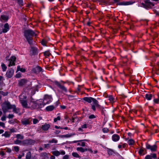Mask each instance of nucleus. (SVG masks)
I'll return each instance as SVG.
<instances>
[{"mask_svg": "<svg viewBox=\"0 0 159 159\" xmlns=\"http://www.w3.org/2000/svg\"><path fill=\"white\" fill-rule=\"evenodd\" d=\"M24 35L29 44L31 45L33 42L32 37L33 36H36L37 34L34 31L29 29L24 30Z\"/></svg>", "mask_w": 159, "mask_h": 159, "instance_id": "1", "label": "nucleus"}, {"mask_svg": "<svg viewBox=\"0 0 159 159\" xmlns=\"http://www.w3.org/2000/svg\"><path fill=\"white\" fill-rule=\"evenodd\" d=\"M20 101L22 106L24 107L27 108L28 102L30 100H28L27 102V96L25 93L23 92L22 94L20 96Z\"/></svg>", "mask_w": 159, "mask_h": 159, "instance_id": "2", "label": "nucleus"}, {"mask_svg": "<svg viewBox=\"0 0 159 159\" xmlns=\"http://www.w3.org/2000/svg\"><path fill=\"white\" fill-rule=\"evenodd\" d=\"M13 105H11L10 103L8 101H5L2 104V108L4 113L8 111L9 109H11Z\"/></svg>", "mask_w": 159, "mask_h": 159, "instance_id": "3", "label": "nucleus"}, {"mask_svg": "<svg viewBox=\"0 0 159 159\" xmlns=\"http://www.w3.org/2000/svg\"><path fill=\"white\" fill-rule=\"evenodd\" d=\"M32 140H16L14 141L15 143L20 145H29L30 144V142Z\"/></svg>", "mask_w": 159, "mask_h": 159, "instance_id": "4", "label": "nucleus"}, {"mask_svg": "<svg viewBox=\"0 0 159 159\" xmlns=\"http://www.w3.org/2000/svg\"><path fill=\"white\" fill-rule=\"evenodd\" d=\"M46 104L44 103V101L42 99H41L39 101H37V104L34 106H33L34 108H41L43 107Z\"/></svg>", "mask_w": 159, "mask_h": 159, "instance_id": "5", "label": "nucleus"}, {"mask_svg": "<svg viewBox=\"0 0 159 159\" xmlns=\"http://www.w3.org/2000/svg\"><path fill=\"white\" fill-rule=\"evenodd\" d=\"M52 100V98L51 95H46L44 96V99L43 100L44 101L45 103L46 104L49 103Z\"/></svg>", "mask_w": 159, "mask_h": 159, "instance_id": "6", "label": "nucleus"}, {"mask_svg": "<svg viewBox=\"0 0 159 159\" xmlns=\"http://www.w3.org/2000/svg\"><path fill=\"white\" fill-rule=\"evenodd\" d=\"M146 147L147 149L150 150L152 152L156 151L157 148V146L156 144L151 145L147 144L146 145Z\"/></svg>", "mask_w": 159, "mask_h": 159, "instance_id": "7", "label": "nucleus"}, {"mask_svg": "<svg viewBox=\"0 0 159 159\" xmlns=\"http://www.w3.org/2000/svg\"><path fill=\"white\" fill-rule=\"evenodd\" d=\"M30 101L28 102V107H31L32 108H34L32 107L33 106H34L36 105L37 104V102H34L33 101V99H32L31 97L30 98V99H29Z\"/></svg>", "mask_w": 159, "mask_h": 159, "instance_id": "8", "label": "nucleus"}, {"mask_svg": "<svg viewBox=\"0 0 159 159\" xmlns=\"http://www.w3.org/2000/svg\"><path fill=\"white\" fill-rule=\"evenodd\" d=\"M91 105L92 109L94 111L96 110V107H98L99 106L98 104V101L95 98L93 99Z\"/></svg>", "mask_w": 159, "mask_h": 159, "instance_id": "9", "label": "nucleus"}, {"mask_svg": "<svg viewBox=\"0 0 159 159\" xmlns=\"http://www.w3.org/2000/svg\"><path fill=\"white\" fill-rule=\"evenodd\" d=\"M16 60V58L14 56H11L8 60V66H11L15 65V61Z\"/></svg>", "mask_w": 159, "mask_h": 159, "instance_id": "10", "label": "nucleus"}, {"mask_svg": "<svg viewBox=\"0 0 159 159\" xmlns=\"http://www.w3.org/2000/svg\"><path fill=\"white\" fill-rule=\"evenodd\" d=\"M55 84L59 88H60L62 91L65 92H67V90L66 88L64 85H61L59 82L57 81H55Z\"/></svg>", "mask_w": 159, "mask_h": 159, "instance_id": "11", "label": "nucleus"}, {"mask_svg": "<svg viewBox=\"0 0 159 159\" xmlns=\"http://www.w3.org/2000/svg\"><path fill=\"white\" fill-rule=\"evenodd\" d=\"M14 70L12 69L8 70L7 72L6 75L9 78H11L13 75L14 74Z\"/></svg>", "mask_w": 159, "mask_h": 159, "instance_id": "12", "label": "nucleus"}, {"mask_svg": "<svg viewBox=\"0 0 159 159\" xmlns=\"http://www.w3.org/2000/svg\"><path fill=\"white\" fill-rule=\"evenodd\" d=\"M50 127L49 124H45L41 126V129L44 131H47L48 129Z\"/></svg>", "mask_w": 159, "mask_h": 159, "instance_id": "13", "label": "nucleus"}, {"mask_svg": "<svg viewBox=\"0 0 159 159\" xmlns=\"http://www.w3.org/2000/svg\"><path fill=\"white\" fill-rule=\"evenodd\" d=\"M9 30V25L7 23H6L4 25V27L2 29V32L3 33L7 32Z\"/></svg>", "mask_w": 159, "mask_h": 159, "instance_id": "14", "label": "nucleus"}, {"mask_svg": "<svg viewBox=\"0 0 159 159\" xmlns=\"http://www.w3.org/2000/svg\"><path fill=\"white\" fill-rule=\"evenodd\" d=\"M94 98L91 97H85L83 98V99L84 101L90 103L92 102Z\"/></svg>", "mask_w": 159, "mask_h": 159, "instance_id": "15", "label": "nucleus"}, {"mask_svg": "<svg viewBox=\"0 0 159 159\" xmlns=\"http://www.w3.org/2000/svg\"><path fill=\"white\" fill-rule=\"evenodd\" d=\"M42 68L39 66L36 67H35L33 69V71L34 72L36 73L42 71Z\"/></svg>", "mask_w": 159, "mask_h": 159, "instance_id": "16", "label": "nucleus"}, {"mask_svg": "<svg viewBox=\"0 0 159 159\" xmlns=\"http://www.w3.org/2000/svg\"><path fill=\"white\" fill-rule=\"evenodd\" d=\"M11 109H13V111L15 113L17 114H20V109L18 108H16L14 105H13Z\"/></svg>", "mask_w": 159, "mask_h": 159, "instance_id": "17", "label": "nucleus"}, {"mask_svg": "<svg viewBox=\"0 0 159 159\" xmlns=\"http://www.w3.org/2000/svg\"><path fill=\"white\" fill-rule=\"evenodd\" d=\"M31 120L29 119H24L22 120V123L23 125H28L30 123Z\"/></svg>", "mask_w": 159, "mask_h": 159, "instance_id": "18", "label": "nucleus"}, {"mask_svg": "<svg viewBox=\"0 0 159 159\" xmlns=\"http://www.w3.org/2000/svg\"><path fill=\"white\" fill-rule=\"evenodd\" d=\"M87 128V124H84L81 126V127L79 128L78 129L79 131H83L84 129H86Z\"/></svg>", "mask_w": 159, "mask_h": 159, "instance_id": "19", "label": "nucleus"}, {"mask_svg": "<svg viewBox=\"0 0 159 159\" xmlns=\"http://www.w3.org/2000/svg\"><path fill=\"white\" fill-rule=\"evenodd\" d=\"M152 95L150 93H147L145 95V98L147 100H151L152 98Z\"/></svg>", "mask_w": 159, "mask_h": 159, "instance_id": "20", "label": "nucleus"}, {"mask_svg": "<svg viewBox=\"0 0 159 159\" xmlns=\"http://www.w3.org/2000/svg\"><path fill=\"white\" fill-rule=\"evenodd\" d=\"M54 107L53 106L51 105V106H48L47 107H46V109L47 111H52V110H53V109H54Z\"/></svg>", "mask_w": 159, "mask_h": 159, "instance_id": "21", "label": "nucleus"}, {"mask_svg": "<svg viewBox=\"0 0 159 159\" xmlns=\"http://www.w3.org/2000/svg\"><path fill=\"white\" fill-rule=\"evenodd\" d=\"M27 82V80L24 79H22L19 81V84L20 85H23Z\"/></svg>", "mask_w": 159, "mask_h": 159, "instance_id": "22", "label": "nucleus"}, {"mask_svg": "<svg viewBox=\"0 0 159 159\" xmlns=\"http://www.w3.org/2000/svg\"><path fill=\"white\" fill-rule=\"evenodd\" d=\"M107 97L108 98V100L110 102H114L115 99L112 95H109Z\"/></svg>", "mask_w": 159, "mask_h": 159, "instance_id": "23", "label": "nucleus"}, {"mask_svg": "<svg viewBox=\"0 0 159 159\" xmlns=\"http://www.w3.org/2000/svg\"><path fill=\"white\" fill-rule=\"evenodd\" d=\"M10 135V133L8 131H6L5 133L2 134V136H4L6 138L9 137Z\"/></svg>", "mask_w": 159, "mask_h": 159, "instance_id": "24", "label": "nucleus"}, {"mask_svg": "<svg viewBox=\"0 0 159 159\" xmlns=\"http://www.w3.org/2000/svg\"><path fill=\"white\" fill-rule=\"evenodd\" d=\"M1 19H2L4 21H7L8 19V17L7 16L5 15H2L0 17Z\"/></svg>", "mask_w": 159, "mask_h": 159, "instance_id": "25", "label": "nucleus"}, {"mask_svg": "<svg viewBox=\"0 0 159 159\" xmlns=\"http://www.w3.org/2000/svg\"><path fill=\"white\" fill-rule=\"evenodd\" d=\"M1 67L3 71H6L7 67L4 64L2 63Z\"/></svg>", "mask_w": 159, "mask_h": 159, "instance_id": "26", "label": "nucleus"}, {"mask_svg": "<svg viewBox=\"0 0 159 159\" xmlns=\"http://www.w3.org/2000/svg\"><path fill=\"white\" fill-rule=\"evenodd\" d=\"M120 136L117 134H114L112 136V139H119Z\"/></svg>", "mask_w": 159, "mask_h": 159, "instance_id": "27", "label": "nucleus"}, {"mask_svg": "<svg viewBox=\"0 0 159 159\" xmlns=\"http://www.w3.org/2000/svg\"><path fill=\"white\" fill-rule=\"evenodd\" d=\"M31 157V153L30 152H28L26 155V159H30Z\"/></svg>", "mask_w": 159, "mask_h": 159, "instance_id": "28", "label": "nucleus"}, {"mask_svg": "<svg viewBox=\"0 0 159 159\" xmlns=\"http://www.w3.org/2000/svg\"><path fill=\"white\" fill-rule=\"evenodd\" d=\"M52 153L53 155L56 156H58L60 155V153L59 151H53L52 152Z\"/></svg>", "mask_w": 159, "mask_h": 159, "instance_id": "29", "label": "nucleus"}, {"mask_svg": "<svg viewBox=\"0 0 159 159\" xmlns=\"http://www.w3.org/2000/svg\"><path fill=\"white\" fill-rule=\"evenodd\" d=\"M20 71L22 72H24L25 71V70L23 68H20V66H18L17 67V71Z\"/></svg>", "mask_w": 159, "mask_h": 159, "instance_id": "30", "label": "nucleus"}, {"mask_svg": "<svg viewBox=\"0 0 159 159\" xmlns=\"http://www.w3.org/2000/svg\"><path fill=\"white\" fill-rule=\"evenodd\" d=\"M133 3V2H131V1H129V2H123L122 5H128L132 4Z\"/></svg>", "mask_w": 159, "mask_h": 159, "instance_id": "31", "label": "nucleus"}, {"mask_svg": "<svg viewBox=\"0 0 159 159\" xmlns=\"http://www.w3.org/2000/svg\"><path fill=\"white\" fill-rule=\"evenodd\" d=\"M107 151L109 155H112L114 153V152L111 149H108Z\"/></svg>", "mask_w": 159, "mask_h": 159, "instance_id": "32", "label": "nucleus"}, {"mask_svg": "<svg viewBox=\"0 0 159 159\" xmlns=\"http://www.w3.org/2000/svg\"><path fill=\"white\" fill-rule=\"evenodd\" d=\"M134 140H128L127 143L129 145H132L134 143Z\"/></svg>", "mask_w": 159, "mask_h": 159, "instance_id": "33", "label": "nucleus"}, {"mask_svg": "<svg viewBox=\"0 0 159 159\" xmlns=\"http://www.w3.org/2000/svg\"><path fill=\"white\" fill-rule=\"evenodd\" d=\"M149 155L150 156L151 158H152H152L156 159L157 158V155L155 153L151 154Z\"/></svg>", "mask_w": 159, "mask_h": 159, "instance_id": "34", "label": "nucleus"}, {"mask_svg": "<svg viewBox=\"0 0 159 159\" xmlns=\"http://www.w3.org/2000/svg\"><path fill=\"white\" fill-rule=\"evenodd\" d=\"M78 145H80L82 146H85V143L83 142H82V141H80L78 143Z\"/></svg>", "mask_w": 159, "mask_h": 159, "instance_id": "35", "label": "nucleus"}, {"mask_svg": "<svg viewBox=\"0 0 159 159\" xmlns=\"http://www.w3.org/2000/svg\"><path fill=\"white\" fill-rule=\"evenodd\" d=\"M16 138L17 139H22L23 138V137L20 134H17L16 135Z\"/></svg>", "mask_w": 159, "mask_h": 159, "instance_id": "36", "label": "nucleus"}, {"mask_svg": "<svg viewBox=\"0 0 159 159\" xmlns=\"http://www.w3.org/2000/svg\"><path fill=\"white\" fill-rule=\"evenodd\" d=\"M77 150L80 151L82 152H84L85 150L83 148L81 147L77 148Z\"/></svg>", "mask_w": 159, "mask_h": 159, "instance_id": "37", "label": "nucleus"}, {"mask_svg": "<svg viewBox=\"0 0 159 159\" xmlns=\"http://www.w3.org/2000/svg\"><path fill=\"white\" fill-rule=\"evenodd\" d=\"M44 55L47 57H49L50 55V52L48 51H46L44 52Z\"/></svg>", "mask_w": 159, "mask_h": 159, "instance_id": "38", "label": "nucleus"}, {"mask_svg": "<svg viewBox=\"0 0 159 159\" xmlns=\"http://www.w3.org/2000/svg\"><path fill=\"white\" fill-rule=\"evenodd\" d=\"M41 43L42 45L45 46L46 45L47 41L43 39L42 40Z\"/></svg>", "mask_w": 159, "mask_h": 159, "instance_id": "39", "label": "nucleus"}, {"mask_svg": "<svg viewBox=\"0 0 159 159\" xmlns=\"http://www.w3.org/2000/svg\"><path fill=\"white\" fill-rule=\"evenodd\" d=\"M153 102L155 103L158 104L159 103V99L158 98L154 99Z\"/></svg>", "mask_w": 159, "mask_h": 159, "instance_id": "40", "label": "nucleus"}, {"mask_svg": "<svg viewBox=\"0 0 159 159\" xmlns=\"http://www.w3.org/2000/svg\"><path fill=\"white\" fill-rule=\"evenodd\" d=\"M13 148L15 151L16 152H18L19 151V148L18 146H14Z\"/></svg>", "mask_w": 159, "mask_h": 159, "instance_id": "41", "label": "nucleus"}, {"mask_svg": "<svg viewBox=\"0 0 159 159\" xmlns=\"http://www.w3.org/2000/svg\"><path fill=\"white\" fill-rule=\"evenodd\" d=\"M72 155L74 157H79V155L76 152H73L72 153Z\"/></svg>", "mask_w": 159, "mask_h": 159, "instance_id": "42", "label": "nucleus"}, {"mask_svg": "<svg viewBox=\"0 0 159 159\" xmlns=\"http://www.w3.org/2000/svg\"><path fill=\"white\" fill-rule=\"evenodd\" d=\"M59 152L60 155H64L65 154V152L63 150H61L59 151Z\"/></svg>", "mask_w": 159, "mask_h": 159, "instance_id": "43", "label": "nucleus"}, {"mask_svg": "<svg viewBox=\"0 0 159 159\" xmlns=\"http://www.w3.org/2000/svg\"><path fill=\"white\" fill-rule=\"evenodd\" d=\"M102 131L104 133H107L108 131V129L107 128H104L102 129Z\"/></svg>", "mask_w": 159, "mask_h": 159, "instance_id": "44", "label": "nucleus"}, {"mask_svg": "<svg viewBox=\"0 0 159 159\" xmlns=\"http://www.w3.org/2000/svg\"><path fill=\"white\" fill-rule=\"evenodd\" d=\"M31 50H33V53L35 54L37 52V49L35 48H31Z\"/></svg>", "mask_w": 159, "mask_h": 159, "instance_id": "45", "label": "nucleus"}, {"mask_svg": "<svg viewBox=\"0 0 159 159\" xmlns=\"http://www.w3.org/2000/svg\"><path fill=\"white\" fill-rule=\"evenodd\" d=\"M33 122L34 124H36L39 122V120L36 119H33Z\"/></svg>", "mask_w": 159, "mask_h": 159, "instance_id": "46", "label": "nucleus"}, {"mask_svg": "<svg viewBox=\"0 0 159 159\" xmlns=\"http://www.w3.org/2000/svg\"><path fill=\"white\" fill-rule=\"evenodd\" d=\"M60 120V117L59 116H58L57 118H55L54 120V122H56L57 120Z\"/></svg>", "mask_w": 159, "mask_h": 159, "instance_id": "47", "label": "nucleus"}, {"mask_svg": "<svg viewBox=\"0 0 159 159\" xmlns=\"http://www.w3.org/2000/svg\"><path fill=\"white\" fill-rule=\"evenodd\" d=\"M0 93H1V94H2V95L4 96H6L7 95L8 93L7 92L5 93L3 91H0Z\"/></svg>", "mask_w": 159, "mask_h": 159, "instance_id": "48", "label": "nucleus"}, {"mask_svg": "<svg viewBox=\"0 0 159 159\" xmlns=\"http://www.w3.org/2000/svg\"><path fill=\"white\" fill-rule=\"evenodd\" d=\"M69 156L67 155H66L64 156L62 158V159H69Z\"/></svg>", "mask_w": 159, "mask_h": 159, "instance_id": "49", "label": "nucleus"}, {"mask_svg": "<svg viewBox=\"0 0 159 159\" xmlns=\"http://www.w3.org/2000/svg\"><path fill=\"white\" fill-rule=\"evenodd\" d=\"M89 118V119H94L95 118V116L94 115L92 114L90 115Z\"/></svg>", "mask_w": 159, "mask_h": 159, "instance_id": "50", "label": "nucleus"}, {"mask_svg": "<svg viewBox=\"0 0 159 159\" xmlns=\"http://www.w3.org/2000/svg\"><path fill=\"white\" fill-rule=\"evenodd\" d=\"M6 119V116L5 115H4L3 116L1 117V120L2 121H5Z\"/></svg>", "mask_w": 159, "mask_h": 159, "instance_id": "51", "label": "nucleus"}, {"mask_svg": "<svg viewBox=\"0 0 159 159\" xmlns=\"http://www.w3.org/2000/svg\"><path fill=\"white\" fill-rule=\"evenodd\" d=\"M49 142L51 143H56L57 142V141L55 140H52L49 141Z\"/></svg>", "mask_w": 159, "mask_h": 159, "instance_id": "52", "label": "nucleus"}, {"mask_svg": "<svg viewBox=\"0 0 159 159\" xmlns=\"http://www.w3.org/2000/svg\"><path fill=\"white\" fill-rule=\"evenodd\" d=\"M145 159H152L149 155H147L145 158Z\"/></svg>", "mask_w": 159, "mask_h": 159, "instance_id": "53", "label": "nucleus"}, {"mask_svg": "<svg viewBox=\"0 0 159 159\" xmlns=\"http://www.w3.org/2000/svg\"><path fill=\"white\" fill-rule=\"evenodd\" d=\"M13 117H14V115H13L9 114L8 115V117L9 119H10V118H13Z\"/></svg>", "mask_w": 159, "mask_h": 159, "instance_id": "54", "label": "nucleus"}, {"mask_svg": "<svg viewBox=\"0 0 159 159\" xmlns=\"http://www.w3.org/2000/svg\"><path fill=\"white\" fill-rule=\"evenodd\" d=\"M0 126H1L3 127H5V124L3 122H1L0 121Z\"/></svg>", "mask_w": 159, "mask_h": 159, "instance_id": "55", "label": "nucleus"}, {"mask_svg": "<svg viewBox=\"0 0 159 159\" xmlns=\"http://www.w3.org/2000/svg\"><path fill=\"white\" fill-rule=\"evenodd\" d=\"M74 97V96L72 95H69L68 96V98L70 99H72Z\"/></svg>", "mask_w": 159, "mask_h": 159, "instance_id": "56", "label": "nucleus"}, {"mask_svg": "<svg viewBox=\"0 0 159 159\" xmlns=\"http://www.w3.org/2000/svg\"><path fill=\"white\" fill-rule=\"evenodd\" d=\"M143 151H144L143 150V149H140L139 151V154L140 155L142 154V152H143Z\"/></svg>", "mask_w": 159, "mask_h": 159, "instance_id": "57", "label": "nucleus"}, {"mask_svg": "<svg viewBox=\"0 0 159 159\" xmlns=\"http://www.w3.org/2000/svg\"><path fill=\"white\" fill-rule=\"evenodd\" d=\"M11 149H10V148H7V152L10 153L11 152Z\"/></svg>", "mask_w": 159, "mask_h": 159, "instance_id": "58", "label": "nucleus"}, {"mask_svg": "<svg viewBox=\"0 0 159 159\" xmlns=\"http://www.w3.org/2000/svg\"><path fill=\"white\" fill-rule=\"evenodd\" d=\"M17 1L20 4H22L23 3V0H17Z\"/></svg>", "mask_w": 159, "mask_h": 159, "instance_id": "59", "label": "nucleus"}, {"mask_svg": "<svg viewBox=\"0 0 159 159\" xmlns=\"http://www.w3.org/2000/svg\"><path fill=\"white\" fill-rule=\"evenodd\" d=\"M60 107L61 108L63 109H64L66 108V106L64 105H61Z\"/></svg>", "mask_w": 159, "mask_h": 159, "instance_id": "60", "label": "nucleus"}, {"mask_svg": "<svg viewBox=\"0 0 159 159\" xmlns=\"http://www.w3.org/2000/svg\"><path fill=\"white\" fill-rule=\"evenodd\" d=\"M10 130L11 132H14L15 131V129L13 128L10 129Z\"/></svg>", "mask_w": 159, "mask_h": 159, "instance_id": "61", "label": "nucleus"}, {"mask_svg": "<svg viewBox=\"0 0 159 159\" xmlns=\"http://www.w3.org/2000/svg\"><path fill=\"white\" fill-rule=\"evenodd\" d=\"M128 135L129 136L131 137V136H133V134L130 133H128Z\"/></svg>", "mask_w": 159, "mask_h": 159, "instance_id": "62", "label": "nucleus"}, {"mask_svg": "<svg viewBox=\"0 0 159 159\" xmlns=\"http://www.w3.org/2000/svg\"><path fill=\"white\" fill-rule=\"evenodd\" d=\"M20 77V75L19 74H16V78H19Z\"/></svg>", "mask_w": 159, "mask_h": 159, "instance_id": "63", "label": "nucleus"}, {"mask_svg": "<svg viewBox=\"0 0 159 159\" xmlns=\"http://www.w3.org/2000/svg\"><path fill=\"white\" fill-rule=\"evenodd\" d=\"M55 157L53 156H52L50 157V159H55Z\"/></svg>", "mask_w": 159, "mask_h": 159, "instance_id": "64", "label": "nucleus"}]
</instances>
